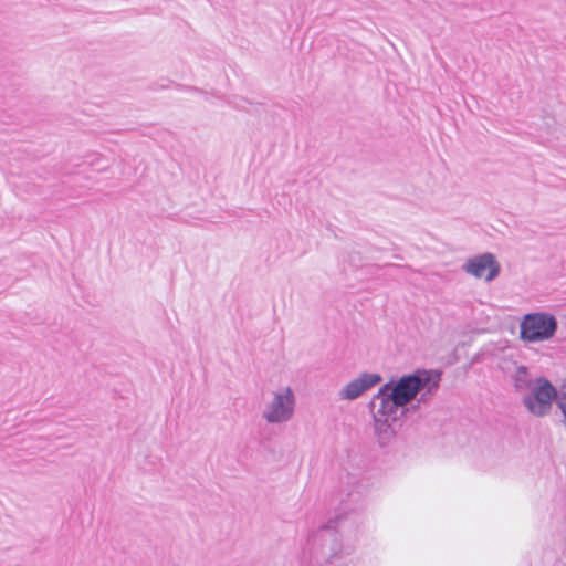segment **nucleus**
<instances>
[{"label":"nucleus","mask_w":566,"mask_h":566,"mask_svg":"<svg viewBox=\"0 0 566 566\" xmlns=\"http://www.w3.org/2000/svg\"><path fill=\"white\" fill-rule=\"evenodd\" d=\"M356 484L342 490L331 499L335 514L316 530L308 532L302 545L301 563L311 566H360L357 560L346 558L343 535L347 525L357 524L358 511L364 507L365 490Z\"/></svg>","instance_id":"f257e3e1"},{"label":"nucleus","mask_w":566,"mask_h":566,"mask_svg":"<svg viewBox=\"0 0 566 566\" xmlns=\"http://www.w3.org/2000/svg\"><path fill=\"white\" fill-rule=\"evenodd\" d=\"M441 376L442 373L438 369L418 368L398 378L391 377L384 385H389V391L406 406L412 402L418 394H421L417 405L413 407L416 409L420 403H427L436 394L441 382Z\"/></svg>","instance_id":"f03ea898"},{"label":"nucleus","mask_w":566,"mask_h":566,"mask_svg":"<svg viewBox=\"0 0 566 566\" xmlns=\"http://www.w3.org/2000/svg\"><path fill=\"white\" fill-rule=\"evenodd\" d=\"M558 329V322L548 312H532L523 316L520 323V338L525 343H539L553 338Z\"/></svg>","instance_id":"7ed1b4c3"},{"label":"nucleus","mask_w":566,"mask_h":566,"mask_svg":"<svg viewBox=\"0 0 566 566\" xmlns=\"http://www.w3.org/2000/svg\"><path fill=\"white\" fill-rule=\"evenodd\" d=\"M562 397L557 388L544 376L535 379L528 394L523 397V405L530 413L544 417L549 413L553 402L558 405Z\"/></svg>","instance_id":"20e7f679"},{"label":"nucleus","mask_w":566,"mask_h":566,"mask_svg":"<svg viewBox=\"0 0 566 566\" xmlns=\"http://www.w3.org/2000/svg\"><path fill=\"white\" fill-rule=\"evenodd\" d=\"M368 408L371 411L373 417L395 421H398L409 411L408 406L389 391V385H382L378 389V392L374 395L369 401Z\"/></svg>","instance_id":"39448f33"},{"label":"nucleus","mask_w":566,"mask_h":566,"mask_svg":"<svg viewBox=\"0 0 566 566\" xmlns=\"http://www.w3.org/2000/svg\"><path fill=\"white\" fill-rule=\"evenodd\" d=\"M463 270L476 279L492 282L500 275L501 265L493 253L484 252L469 258L463 265Z\"/></svg>","instance_id":"423d86ee"},{"label":"nucleus","mask_w":566,"mask_h":566,"mask_svg":"<svg viewBox=\"0 0 566 566\" xmlns=\"http://www.w3.org/2000/svg\"><path fill=\"white\" fill-rule=\"evenodd\" d=\"M295 398L292 389L287 387L284 392H276L263 417L270 423H282L293 415Z\"/></svg>","instance_id":"0eeeda50"},{"label":"nucleus","mask_w":566,"mask_h":566,"mask_svg":"<svg viewBox=\"0 0 566 566\" xmlns=\"http://www.w3.org/2000/svg\"><path fill=\"white\" fill-rule=\"evenodd\" d=\"M381 381L382 377L380 374L363 373L340 389L339 398L343 400H355Z\"/></svg>","instance_id":"6e6552de"},{"label":"nucleus","mask_w":566,"mask_h":566,"mask_svg":"<svg viewBox=\"0 0 566 566\" xmlns=\"http://www.w3.org/2000/svg\"><path fill=\"white\" fill-rule=\"evenodd\" d=\"M374 418V427L375 434L378 438L380 446H386L389 443L391 438L395 436L394 423L397 421L390 419H378V417Z\"/></svg>","instance_id":"1a4fd4ad"},{"label":"nucleus","mask_w":566,"mask_h":566,"mask_svg":"<svg viewBox=\"0 0 566 566\" xmlns=\"http://www.w3.org/2000/svg\"><path fill=\"white\" fill-rule=\"evenodd\" d=\"M513 385L516 391L530 390L534 381L528 373V368L526 366H518L515 374L512 377Z\"/></svg>","instance_id":"9d476101"},{"label":"nucleus","mask_w":566,"mask_h":566,"mask_svg":"<svg viewBox=\"0 0 566 566\" xmlns=\"http://www.w3.org/2000/svg\"><path fill=\"white\" fill-rule=\"evenodd\" d=\"M229 104H232L235 108L244 109V104H249V102L244 98H240L238 103L235 102H229Z\"/></svg>","instance_id":"9b49d317"},{"label":"nucleus","mask_w":566,"mask_h":566,"mask_svg":"<svg viewBox=\"0 0 566 566\" xmlns=\"http://www.w3.org/2000/svg\"><path fill=\"white\" fill-rule=\"evenodd\" d=\"M187 90H188V91H190V92H196V93L203 94L206 97H207V95H208V93H207V92H203L202 90H199V88H197V87L189 86V87H187Z\"/></svg>","instance_id":"f8f14e48"}]
</instances>
